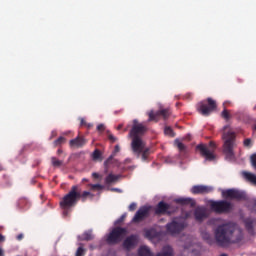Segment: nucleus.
<instances>
[{"label":"nucleus","instance_id":"2eb2a0df","mask_svg":"<svg viewBox=\"0 0 256 256\" xmlns=\"http://www.w3.org/2000/svg\"><path fill=\"white\" fill-rule=\"evenodd\" d=\"M70 147H76L77 149H81V147H85L87 145V139L83 136H78L69 142Z\"/></svg>","mask_w":256,"mask_h":256},{"label":"nucleus","instance_id":"680f3d73","mask_svg":"<svg viewBox=\"0 0 256 256\" xmlns=\"http://www.w3.org/2000/svg\"><path fill=\"white\" fill-rule=\"evenodd\" d=\"M184 249H188L187 246H185Z\"/></svg>","mask_w":256,"mask_h":256},{"label":"nucleus","instance_id":"6e6d98bb","mask_svg":"<svg viewBox=\"0 0 256 256\" xmlns=\"http://www.w3.org/2000/svg\"><path fill=\"white\" fill-rule=\"evenodd\" d=\"M112 191H119V189H117V188H113V189H112Z\"/></svg>","mask_w":256,"mask_h":256},{"label":"nucleus","instance_id":"20e7f679","mask_svg":"<svg viewBox=\"0 0 256 256\" xmlns=\"http://www.w3.org/2000/svg\"><path fill=\"white\" fill-rule=\"evenodd\" d=\"M222 139L224 141L223 144V153L228 159V161H231L235 157V152H233V149H235V132L231 130V127L224 126V132L222 134Z\"/></svg>","mask_w":256,"mask_h":256},{"label":"nucleus","instance_id":"ea45409f","mask_svg":"<svg viewBox=\"0 0 256 256\" xmlns=\"http://www.w3.org/2000/svg\"><path fill=\"white\" fill-rule=\"evenodd\" d=\"M128 209L129 211H135L137 209V204L135 202L131 203Z\"/></svg>","mask_w":256,"mask_h":256},{"label":"nucleus","instance_id":"58836bf2","mask_svg":"<svg viewBox=\"0 0 256 256\" xmlns=\"http://www.w3.org/2000/svg\"><path fill=\"white\" fill-rule=\"evenodd\" d=\"M108 139L111 143L117 142V137H115L113 134H108Z\"/></svg>","mask_w":256,"mask_h":256},{"label":"nucleus","instance_id":"1a4fd4ad","mask_svg":"<svg viewBox=\"0 0 256 256\" xmlns=\"http://www.w3.org/2000/svg\"><path fill=\"white\" fill-rule=\"evenodd\" d=\"M187 227V221L176 219L166 225V231L169 235H179Z\"/></svg>","mask_w":256,"mask_h":256},{"label":"nucleus","instance_id":"bb28decb","mask_svg":"<svg viewBox=\"0 0 256 256\" xmlns=\"http://www.w3.org/2000/svg\"><path fill=\"white\" fill-rule=\"evenodd\" d=\"M243 176L247 181H250V183H253V185H256V175L251 172H243Z\"/></svg>","mask_w":256,"mask_h":256},{"label":"nucleus","instance_id":"49530a36","mask_svg":"<svg viewBox=\"0 0 256 256\" xmlns=\"http://www.w3.org/2000/svg\"><path fill=\"white\" fill-rule=\"evenodd\" d=\"M23 234H18L17 236H16V239H17V241H22L23 240Z\"/></svg>","mask_w":256,"mask_h":256},{"label":"nucleus","instance_id":"aec40b11","mask_svg":"<svg viewBox=\"0 0 256 256\" xmlns=\"http://www.w3.org/2000/svg\"><path fill=\"white\" fill-rule=\"evenodd\" d=\"M201 237L208 245H215L216 243V240L215 238H213V235H211V233L205 230L201 232Z\"/></svg>","mask_w":256,"mask_h":256},{"label":"nucleus","instance_id":"f704fd0d","mask_svg":"<svg viewBox=\"0 0 256 256\" xmlns=\"http://www.w3.org/2000/svg\"><path fill=\"white\" fill-rule=\"evenodd\" d=\"M243 145H244V147H247L248 149H251V147H253V140H251V138H246L243 141Z\"/></svg>","mask_w":256,"mask_h":256},{"label":"nucleus","instance_id":"3c124183","mask_svg":"<svg viewBox=\"0 0 256 256\" xmlns=\"http://www.w3.org/2000/svg\"><path fill=\"white\" fill-rule=\"evenodd\" d=\"M61 153H63V150L58 149V150H57V155H61Z\"/></svg>","mask_w":256,"mask_h":256},{"label":"nucleus","instance_id":"4468645a","mask_svg":"<svg viewBox=\"0 0 256 256\" xmlns=\"http://www.w3.org/2000/svg\"><path fill=\"white\" fill-rule=\"evenodd\" d=\"M138 242L139 236L132 234L124 240L123 247L124 249H132V247H135V245H137Z\"/></svg>","mask_w":256,"mask_h":256},{"label":"nucleus","instance_id":"5fc2aeb1","mask_svg":"<svg viewBox=\"0 0 256 256\" xmlns=\"http://www.w3.org/2000/svg\"><path fill=\"white\" fill-rule=\"evenodd\" d=\"M81 125H85V119H81Z\"/></svg>","mask_w":256,"mask_h":256},{"label":"nucleus","instance_id":"a211bd4d","mask_svg":"<svg viewBox=\"0 0 256 256\" xmlns=\"http://www.w3.org/2000/svg\"><path fill=\"white\" fill-rule=\"evenodd\" d=\"M174 143L179 151V159H185L187 157V146L179 140H175Z\"/></svg>","mask_w":256,"mask_h":256},{"label":"nucleus","instance_id":"0eeeda50","mask_svg":"<svg viewBox=\"0 0 256 256\" xmlns=\"http://www.w3.org/2000/svg\"><path fill=\"white\" fill-rule=\"evenodd\" d=\"M127 235V228L123 227H115L108 235L107 242L112 245H117V243H121L125 236Z\"/></svg>","mask_w":256,"mask_h":256},{"label":"nucleus","instance_id":"423d86ee","mask_svg":"<svg viewBox=\"0 0 256 256\" xmlns=\"http://www.w3.org/2000/svg\"><path fill=\"white\" fill-rule=\"evenodd\" d=\"M210 209L211 211H214V213H218L219 215L223 213H231V211H233V204L226 200H211Z\"/></svg>","mask_w":256,"mask_h":256},{"label":"nucleus","instance_id":"6e6552de","mask_svg":"<svg viewBox=\"0 0 256 256\" xmlns=\"http://www.w3.org/2000/svg\"><path fill=\"white\" fill-rule=\"evenodd\" d=\"M200 151L202 157H205L206 161H215V149L217 146L215 142L211 141L209 143V148L205 144H200L196 147Z\"/></svg>","mask_w":256,"mask_h":256},{"label":"nucleus","instance_id":"c03bdc74","mask_svg":"<svg viewBox=\"0 0 256 256\" xmlns=\"http://www.w3.org/2000/svg\"><path fill=\"white\" fill-rule=\"evenodd\" d=\"M125 221V215H122L118 220L117 223H123Z\"/></svg>","mask_w":256,"mask_h":256},{"label":"nucleus","instance_id":"37998d69","mask_svg":"<svg viewBox=\"0 0 256 256\" xmlns=\"http://www.w3.org/2000/svg\"><path fill=\"white\" fill-rule=\"evenodd\" d=\"M92 177H93L94 179H99V177H101V176L99 175V173L94 172V173H92Z\"/></svg>","mask_w":256,"mask_h":256},{"label":"nucleus","instance_id":"a19ab883","mask_svg":"<svg viewBox=\"0 0 256 256\" xmlns=\"http://www.w3.org/2000/svg\"><path fill=\"white\" fill-rule=\"evenodd\" d=\"M104 129H105V125H103V124H99L97 126V131H103Z\"/></svg>","mask_w":256,"mask_h":256},{"label":"nucleus","instance_id":"cd10ccee","mask_svg":"<svg viewBox=\"0 0 256 256\" xmlns=\"http://www.w3.org/2000/svg\"><path fill=\"white\" fill-rule=\"evenodd\" d=\"M51 164L55 168L63 167V160H59L57 157H51Z\"/></svg>","mask_w":256,"mask_h":256},{"label":"nucleus","instance_id":"6ab92c4d","mask_svg":"<svg viewBox=\"0 0 256 256\" xmlns=\"http://www.w3.org/2000/svg\"><path fill=\"white\" fill-rule=\"evenodd\" d=\"M194 217L196 221H203L207 217V212L205 211V208L198 207L194 211Z\"/></svg>","mask_w":256,"mask_h":256},{"label":"nucleus","instance_id":"603ef678","mask_svg":"<svg viewBox=\"0 0 256 256\" xmlns=\"http://www.w3.org/2000/svg\"><path fill=\"white\" fill-rule=\"evenodd\" d=\"M88 181H89V179H87V178L82 179V183H87Z\"/></svg>","mask_w":256,"mask_h":256},{"label":"nucleus","instance_id":"72a5a7b5","mask_svg":"<svg viewBox=\"0 0 256 256\" xmlns=\"http://www.w3.org/2000/svg\"><path fill=\"white\" fill-rule=\"evenodd\" d=\"M149 148H145L142 149V152L140 155H142V161H147V159H149Z\"/></svg>","mask_w":256,"mask_h":256},{"label":"nucleus","instance_id":"f8f14e48","mask_svg":"<svg viewBox=\"0 0 256 256\" xmlns=\"http://www.w3.org/2000/svg\"><path fill=\"white\" fill-rule=\"evenodd\" d=\"M169 115H171V110L169 108L161 109L160 111L154 112L151 110L148 113V121H159L160 117H163V119H169Z\"/></svg>","mask_w":256,"mask_h":256},{"label":"nucleus","instance_id":"bf43d9fd","mask_svg":"<svg viewBox=\"0 0 256 256\" xmlns=\"http://www.w3.org/2000/svg\"><path fill=\"white\" fill-rule=\"evenodd\" d=\"M254 131H256V124L254 125Z\"/></svg>","mask_w":256,"mask_h":256},{"label":"nucleus","instance_id":"393cba45","mask_svg":"<svg viewBox=\"0 0 256 256\" xmlns=\"http://www.w3.org/2000/svg\"><path fill=\"white\" fill-rule=\"evenodd\" d=\"M139 256H153V253H151V250L147 246H142L138 250Z\"/></svg>","mask_w":256,"mask_h":256},{"label":"nucleus","instance_id":"9b49d317","mask_svg":"<svg viewBox=\"0 0 256 256\" xmlns=\"http://www.w3.org/2000/svg\"><path fill=\"white\" fill-rule=\"evenodd\" d=\"M149 213H151V206H142L135 213L132 223H141L145 221L149 217Z\"/></svg>","mask_w":256,"mask_h":256},{"label":"nucleus","instance_id":"79ce46f5","mask_svg":"<svg viewBox=\"0 0 256 256\" xmlns=\"http://www.w3.org/2000/svg\"><path fill=\"white\" fill-rule=\"evenodd\" d=\"M113 161V155L109 156V158L105 161V165H109Z\"/></svg>","mask_w":256,"mask_h":256},{"label":"nucleus","instance_id":"a878e982","mask_svg":"<svg viewBox=\"0 0 256 256\" xmlns=\"http://www.w3.org/2000/svg\"><path fill=\"white\" fill-rule=\"evenodd\" d=\"M119 175H115L110 173L106 178H105V183L107 185H111V183H115L116 181H119Z\"/></svg>","mask_w":256,"mask_h":256},{"label":"nucleus","instance_id":"f257e3e1","mask_svg":"<svg viewBox=\"0 0 256 256\" xmlns=\"http://www.w3.org/2000/svg\"><path fill=\"white\" fill-rule=\"evenodd\" d=\"M214 237L218 247H229L243 239V231L236 223H223L214 230Z\"/></svg>","mask_w":256,"mask_h":256},{"label":"nucleus","instance_id":"7ed1b4c3","mask_svg":"<svg viewBox=\"0 0 256 256\" xmlns=\"http://www.w3.org/2000/svg\"><path fill=\"white\" fill-rule=\"evenodd\" d=\"M87 197H93V194H91L89 191H84L81 193V188L79 185H73L70 191L64 195L60 201V207L64 210V215H67V210L75 207L79 201L85 203V201H87Z\"/></svg>","mask_w":256,"mask_h":256},{"label":"nucleus","instance_id":"dca6fc26","mask_svg":"<svg viewBox=\"0 0 256 256\" xmlns=\"http://www.w3.org/2000/svg\"><path fill=\"white\" fill-rule=\"evenodd\" d=\"M170 205L165 203L164 201H160L154 209L155 215H165L167 211L170 209Z\"/></svg>","mask_w":256,"mask_h":256},{"label":"nucleus","instance_id":"f03ea898","mask_svg":"<svg viewBox=\"0 0 256 256\" xmlns=\"http://www.w3.org/2000/svg\"><path fill=\"white\" fill-rule=\"evenodd\" d=\"M147 133V126L139 123L137 119L133 120L132 128L129 132V137L132 140L131 150L137 158L141 157V153L145 149V142L143 141V135Z\"/></svg>","mask_w":256,"mask_h":256},{"label":"nucleus","instance_id":"39448f33","mask_svg":"<svg viewBox=\"0 0 256 256\" xmlns=\"http://www.w3.org/2000/svg\"><path fill=\"white\" fill-rule=\"evenodd\" d=\"M196 109L200 115L209 117V115H211V113L217 109V102L212 98H207V100L199 102L196 105Z\"/></svg>","mask_w":256,"mask_h":256},{"label":"nucleus","instance_id":"13d9d810","mask_svg":"<svg viewBox=\"0 0 256 256\" xmlns=\"http://www.w3.org/2000/svg\"><path fill=\"white\" fill-rule=\"evenodd\" d=\"M0 171H3V167L0 165Z\"/></svg>","mask_w":256,"mask_h":256},{"label":"nucleus","instance_id":"473e14b6","mask_svg":"<svg viewBox=\"0 0 256 256\" xmlns=\"http://www.w3.org/2000/svg\"><path fill=\"white\" fill-rule=\"evenodd\" d=\"M164 133H165V135H168V137H175V132H173L172 127L166 126L164 128Z\"/></svg>","mask_w":256,"mask_h":256},{"label":"nucleus","instance_id":"2f4dec72","mask_svg":"<svg viewBox=\"0 0 256 256\" xmlns=\"http://www.w3.org/2000/svg\"><path fill=\"white\" fill-rule=\"evenodd\" d=\"M221 117L225 119L226 121H229L231 119V114L229 113V110L224 107V110L221 112Z\"/></svg>","mask_w":256,"mask_h":256},{"label":"nucleus","instance_id":"4be33fe9","mask_svg":"<svg viewBox=\"0 0 256 256\" xmlns=\"http://www.w3.org/2000/svg\"><path fill=\"white\" fill-rule=\"evenodd\" d=\"M245 227L250 235H255V220L247 218L245 220Z\"/></svg>","mask_w":256,"mask_h":256},{"label":"nucleus","instance_id":"ddd939ff","mask_svg":"<svg viewBox=\"0 0 256 256\" xmlns=\"http://www.w3.org/2000/svg\"><path fill=\"white\" fill-rule=\"evenodd\" d=\"M212 191L213 187L205 185H195L191 189V193H193V195H206L207 193H211Z\"/></svg>","mask_w":256,"mask_h":256},{"label":"nucleus","instance_id":"4d7b16f0","mask_svg":"<svg viewBox=\"0 0 256 256\" xmlns=\"http://www.w3.org/2000/svg\"><path fill=\"white\" fill-rule=\"evenodd\" d=\"M189 215H190V214H189V212H188V213H186V219H187V218H189Z\"/></svg>","mask_w":256,"mask_h":256},{"label":"nucleus","instance_id":"864d4df0","mask_svg":"<svg viewBox=\"0 0 256 256\" xmlns=\"http://www.w3.org/2000/svg\"><path fill=\"white\" fill-rule=\"evenodd\" d=\"M117 129H118V131L123 129V125L122 124L118 125Z\"/></svg>","mask_w":256,"mask_h":256},{"label":"nucleus","instance_id":"de8ad7c7","mask_svg":"<svg viewBox=\"0 0 256 256\" xmlns=\"http://www.w3.org/2000/svg\"><path fill=\"white\" fill-rule=\"evenodd\" d=\"M119 151H121V148L119 147V145H116L114 148V153H119Z\"/></svg>","mask_w":256,"mask_h":256},{"label":"nucleus","instance_id":"5701e85b","mask_svg":"<svg viewBox=\"0 0 256 256\" xmlns=\"http://www.w3.org/2000/svg\"><path fill=\"white\" fill-rule=\"evenodd\" d=\"M156 256H174L173 248L171 246H164Z\"/></svg>","mask_w":256,"mask_h":256},{"label":"nucleus","instance_id":"c85d7f7f","mask_svg":"<svg viewBox=\"0 0 256 256\" xmlns=\"http://www.w3.org/2000/svg\"><path fill=\"white\" fill-rule=\"evenodd\" d=\"M92 159L93 161H101L102 160L101 150L95 149L94 152L92 153Z\"/></svg>","mask_w":256,"mask_h":256},{"label":"nucleus","instance_id":"c9c22d12","mask_svg":"<svg viewBox=\"0 0 256 256\" xmlns=\"http://www.w3.org/2000/svg\"><path fill=\"white\" fill-rule=\"evenodd\" d=\"M89 187L91 191H96V189H98V191H101V189H103V185L101 184H89Z\"/></svg>","mask_w":256,"mask_h":256},{"label":"nucleus","instance_id":"9d476101","mask_svg":"<svg viewBox=\"0 0 256 256\" xmlns=\"http://www.w3.org/2000/svg\"><path fill=\"white\" fill-rule=\"evenodd\" d=\"M223 199H234L235 201H246L247 194L239 189L231 188L222 190Z\"/></svg>","mask_w":256,"mask_h":256},{"label":"nucleus","instance_id":"09e8293b","mask_svg":"<svg viewBox=\"0 0 256 256\" xmlns=\"http://www.w3.org/2000/svg\"><path fill=\"white\" fill-rule=\"evenodd\" d=\"M0 243H5V236L3 234H0Z\"/></svg>","mask_w":256,"mask_h":256},{"label":"nucleus","instance_id":"4c0bfd02","mask_svg":"<svg viewBox=\"0 0 256 256\" xmlns=\"http://www.w3.org/2000/svg\"><path fill=\"white\" fill-rule=\"evenodd\" d=\"M251 165L256 170V153L252 154L250 157Z\"/></svg>","mask_w":256,"mask_h":256},{"label":"nucleus","instance_id":"c756f323","mask_svg":"<svg viewBox=\"0 0 256 256\" xmlns=\"http://www.w3.org/2000/svg\"><path fill=\"white\" fill-rule=\"evenodd\" d=\"M65 137L63 136H60L58 139H56L54 142H53V147H61V145L65 144Z\"/></svg>","mask_w":256,"mask_h":256},{"label":"nucleus","instance_id":"a18cd8bd","mask_svg":"<svg viewBox=\"0 0 256 256\" xmlns=\"http://www.w3.org/2000/svg\"><path fill=\"white\" fill-rule=\"evenodd\" d=\"M54 137H57V131H52L51 136H50V141H51V139H53Z\"/></svg>","mask_w":256,"mask_h":256},{"label":"nucleus","instance_id":"7c9ffc66","mask_svg":"<svg viewBox=\"0 0 256 256\" xmlns=\"http://www.w3.org/2000/svg\"><path fill=\"white\" fill-rule=\"evenodd\" d=\"M93 239V234L91 232H84L82 234V238H81V241H92Z\"/></svg>","mask_w":256,"mask_h":256},{"label":"nucleus","instance_id":"f3484780","mask_svg":"<svg viewBox=\"0 0 256 256\" xmlns=\"http://www.w3.org/2000/svg\"><path fill=\"white\" fill-rule=\"evenodd\" d=\"M144 237L150 240L159 239V237H161V232H158L155 228L145 229Z\"/></svg>","mask_w":256,"mask_h":256},{"label":"nucleus","instance_id":"b1692460","mask_svg":"<svg viewBox=\"0 0 256 256\" xmlns=\"http://www.w3.org/2000/svg\"><path fill=\"white\" fill-rule=\"evenodd\" d=\"M17 206L19 209H29V200H27L26 198H20L18 200Z\"/></svg>","mask_w":256,"mask_h":256},{"label":"nucleus","instance_id":"052dcab7","mask_svg":"<svg viewBox=\"0 0 256 256\" xmlns=\"http://www.w3.org/2000/svg\"><path fill=\"white\" fill-rule=\"evenodd\" d=\"M227 103H229V102H224V104H223V105H227Z\"/></svg>","mask_w":256,"mask_h":256},{"label":"nucleus","instance_id":"8fccbe9b","mask_svg":"<svg viewBox=\"0 0 256 256\" xmlns=\"http://www.w3.org/2000/svg\"><path fill=\"white\" fill-rule=\"evenodd\" d=\"M0 256H5V252L3 251L2 247H0Z\"/></svg>","mask_w":256,"mask_h":256},{"label":"nucleus","instance_id":"412c9836","mask_svg":"<svg viewBox=\"0 0 256 256\" xmlns=\"http://www.w3.org/2000/svg\"><path fill=\"white\" fill-rule=\"evenodd\" d=\"M175 203L178 205H190V207H195L196 202L192 198H176Z\"/></svg>","mask_w":256,"mask_h":256},{"label":"nucleus","instance_id":"e433bc0d","mask_svg":"<svg viewBox=\"0 0 256 256\" xmlns=\"http://www.w3.org/2000/svg\"><path fill=\"white\" fill-rule=\"evenodd\" d=\"M75 256H85V249L83 247H78Z\"/></svg>","mask_w":256,"mask_h":256}]
</instances>
